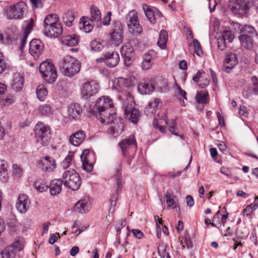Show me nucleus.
<instances>
[{
	"mask_svg": "<svg viewBox=\"0 0 258 258\" xmlns=\"http://www.w3.org/2000/svg\"><path fill=\"white\" fill-rule=\"evenodd\" d=\"M90 112L93 115H100V120L107 118L108 116L116 114L114 110L112 100L108 96H102L98 98L93 106L90 108Z\"/></svg>",
	"mask_w": 258,
	"mask_h": 258,
	"instance_id": "obj_1",
	"label": "nucleus"
},
{
	"mask_svg": "<svg viewBox=\"0 0 258 258\" xmlns=\"http://www.w3.org/2000/svg\"><path fill=\"white\" fill-rule=\"evenodd\" d=\"M81 64L79 61L75 58L70 56H66L60 65V70L66 76L72 77L79 72Z\"/></svg>",
	"mask_w": 258,
	"mask_h": 258,
	"instance_id": "obj_2",
	"label": "nucleus"
},
{
	"mask_svg": "<svg viewBox=\"0 0 258 258\" xmlns=\"http://www.w3.org/2000/svg\"><path fill=\"white\" fill-rule=\"evenodd\" d=\"M62 179L64 185L73 190H78L81 184L80 177L74 169L66 170L62 175Z\"/></svg>",
	"mask_w": 258,
	"mask_h": 258,
	"instance_id": "obj_3",
	"label": "nucleus"
},
{
	"mask_svg": "<svg viewBox=\"0 0 258 258\" xmlns=\"http://www.w3.org/2000/svg\"><path fill=\"white\" fill-rule=\"evenodd\" d=\"M34 131L37 143L42 146H48L51 139L50 127L42 122H39L35 125Z\"/></svg>",
	"mask_w": 258,
	"mask_h": 258,
	"instance_id": "obj_4",
	"label": "nucleus"
},
{
	"mask_svg": "<svg viewBox=\"0 0 258 258\" xmlns=\"http://www.w3.org/2000/svg\"><path fill=\"white\" fill-rule=\"evenodd\" d=\"M27 12V6L25 3L20 1L8 7L5 14L9 20H21Z\"/></svg>",
	"mask_w": 258,
	"mask_h": 258,
	"instance_id": "obj_5",
	"label": "nucleus"
},
{
	"mask_svg": "<svg viewBox=\"0 0 258 258\" xmlns=\"http://www.w3.org/2000/svg\"><path fill=\"white\" fill-rule=\"evenodd\" d=\"M122 119L117 117L116 114L111 115L107 118L102 119V123L110 124L108 133L114 137L118 136L121 134L124 128Z\"/></svg>",
	"mask_w": 258,
	"mask_h": 258,
	"instance_id": "obj_6",
	"label": "nucleus"
},
{
	"mask_svg": "<svg viewBox=\"0 0 258 258\" xmlns=\"http://www.w3.org/2000/svg\"><path fill=\"white\" fill-rule=\"evenodd\" d=\"M39 71L42 77L46 82L52 83L57 79V72L51 62L43 61L39 66Z\"/></svg>",
	"mask_w": 258,
	"mask_h": 258,
	"instance_id": "obj_7",
	"label": "nucleus"
},
{
	"mask_svg": "<svg viewBox=\"0 0 258 258\" xmlns=\"http://www.w3.org/2000/svg\"><path fill=\"white\" fill-rule=\"evenodd\" d=\"M252 5V0H234L229 8L233 14L242 16L248 12Z\"/></svg>",
	"mask_w": 258,
	"mask_h": 258,
	"instance_id": "obj_8",
	"label": "nucleus"
},
{
	"mask_svg": "<svg viewBox=\"0 0 258 258\" xmlns=\"http://www.w3.org/2000/svg\"><path fill=\"white\" fill-rule=\"evenodd\" d=\"M128 17L129 20L127 26L129 32L136 36L141 35L143 29L140 24L137 12L135 10L131 11L128 13Z\"/></svg>",
	"mask_w": 258,
	"mask_h": 258,
	"instance_id": "obj_9",
	"label": "nucleus"
},
{
	"mask_svg": "<svg viewBox=\"0 0 258 258\" xmlns=\"http://www.w3.org/2000/svg\"><path fill=\"white\" fill-rule=\"evenodd\" d=\"M23 249V245L19 241H16L3 250L2 258H19L18 253Z\"/></svg>",
	"mask_w": 258,
	"mask_h": 258,
	"instance_id": "obj_10",
	"label": "nucleus"
},
{
	"mask_svg": "<svg viewBox=\"0 0 258 258\" xmlns=\"http://www.w3.org/2000/svg\"><path fill=\"white\" fill-rule=\"evenodd\" d=\"M98 91V84L93 81L83 83L81 87V95L86 99L95 95Z\"/></svg>",
	"mask_w": 258,
	"mask_h": 258,
	"instance_id": "obj_11",
	"label": "nucleus"
},
{
	"mask_svg": "<svg viewBox=\"0 0 258 258\" xmlns=\"http://www.w3.org/2000/svg\"><path fill=\"white\" fill-rule=\"evenodd\" d=\"M37 164L38 168L44 172H51L56 168L55 160L48 156L38 160Z\"/></svg>",
	"mask_w": 258,
	"mask_h": 258,
	"instance_id": "obj_12",
	"label": "nucleus"
},
{
	"mask_svg": "<svg viewBox=\"0 0 258 258\" xmlns=\"http://www.w3.org/2000/svg\"><path fill=\"white\" fill-rule=\"evenodd\" d=\"M43 51L42 42L37 39H32L29 44V52L35 59L39 58Z\"/></svg>",
	"mask_w": 258,
	"mask_h": 258,
	"instance_id": "obj_13",
	"label": "nucleus"
},
{
	"mask_svg": "<svg viewBox=\"0 0 258 258\" xmlns=\"http://www.w3.org/2000/svg\"><path fill=\"white\" fill-rule=\"evenodd\" d=\"M238 63V57L236 54L232 52L227 53L225 55L224 61L223 68L226 72L230 73Z\"/></svg>",
	"mask_w": 258,
	"mask_h": 258,
	"instance_id": "obj_14",
	"label": "nucleus"
},
{
	"mask_svg": "<svg viewBox=\"0 0 258 258\" xmlns=\"http://www.w3.org/2000/svg\"><path fill=\"white\" fill-rule=\"evenodd\" d=\"M119 145L121 150L122 155L125 156L128 149L130 148H137V145L135 136L132 135L122 140L119 142Z\"/></svg>",
	"mask_w": 258,
	"mask_h": 258,
	"instance_id": "obj_15",
	"label": "nucleus"
},
{
	"mask_svg": "<svg viewBox=\"0 0 258 258\" xmlns=\"http://www.w3.org/2000/svg\"><path fill=\"white\" fill-rule=\"evenodd\" d=\"M30 202L26 195H20L18 197L16 207L18 211L22 214L26 213L29 207Z\"/></svg>",
	"mask_w": 258,
	"mask_h": 258,
	"instance_id": "obj_16",
	"label": "nucleus"
},
{
	"mask_svg": "<svg viewBox=\"0 0 258 258\" xmlns=\"http://www.w3.org/2000/svg\"><path fill=\"white\" fill-rule=\"evenodd\" d=\"M63 181L61 178L54 179L48 185L49 192L51 196L58 195L61 191Z\"/></svg>",
	"mask_w": 258,
	"mask_h": 258,
	"instance_id": "obj_17",
	"label": "nucleus"
},
{
	"mask_svg": "<svg viewBox=\"0 0 258 258\" xmlns=\"http://www.w3.org/2000/svg\"><path fill=\"white\" fill-rule=\"evenodd\" d=\"M44 30V34L49 37H57L60 36L63 31L62 27L60 23L56 24Z\"/></svg>",
	"mask_w": 258,
	"mask_h": 258,
	"instance_id": "obj_18",
	"label": "nucleus"
},
{
	"mask_svg": "<svg viewBox=\"0 0 258 258\" xmlns=\"http://www.w3.org/2000/svg\"><path fill=\"white\" fill-rule=\"evenodd\" d=\"M86 133L83 130H79L72 134L70 138V142L73 145L78 146L86 138Z\"/></svg>",
	"mask_w": 258,
	"mask_h": 258,
	"instance_id": "obj_19",
	"label": "nucleus"
},
{
	"mask_svg": "<svg viewBox=\"0 0 258 258\" xmlns=\"http://www.w3.org/2000/svg\"><path fill=\"white\" fill-rule=\"evenodd\" d=\"M82 112V107L81 105L78 103H72L69 107L68 114L70 118L73 119H79L81 115Z\"/></svg>",
	"mask_w": 258,
	"mask_h": 258,
	"instance_id": "obj_20",
	"label": "nucleus"
},
{
	"mask_svg": "<svg viewBox=\"0 0 258 258\" xmlns=\"http://www.w3.org/2000/svg\"><path fill=\"white\" fill-rule=\"evenodd\" d=\"M106 64L110 68L116 66L119 62L120 58L118 53L116 51L106 52Z\"/></svg>",
	"mask_w": 258,
	"mask_h": 258,
	"instance_id": "obj_21",
	"label": "nucleus"
},
{
	"mask_svg": "<svg viewBox=\"0 0 258 258\" xmlns=\"http://www.w3.org/2000/svg\"><path fill=\"white\" fill-rule=\"evenodd\" d=\"M90 151L89 150H85L81 155V160L83 169L87 172H91L93 168L92 163L89 161Z\"/></svg>",
	"mask_w": 258,
	"mask_h": 258,
	"instance_id": "obj_22",
	"label": "nucleus"
},
{
	"mask_svg": "<svg viewBox=\"0 0 258 258\" xmlns=\"http://www.w3.org/2000/svg\"><path fill=\"white\" fill-rule=\"evenodd\" d=\"M126 117L134 123H136L140 117L139 111L136 108H127L124 110Z\"/></svg>",
	"mask_w": 258,
	"mask_h": 258,
	"instance_id": "obj_23",
	"label": "nucleus"
},
{
	"mask_svg": "<svg viewBox=\"0 0 258 258\" xmlns=\"http://www.w3.org/2000/svg\"><path fill=\"white\" fill-rule=\"evenodd\" d=\"M24 85V78L20 74H15L11 84L12 88L16 91H20Z\"/></svg>",
	"mask_w": 258,
	"mask_h": 258,
	"instance_id": "obj_24",
	"label": "nucleus"
},
{
	"mask_svg": "<svg viewBox=\"0 0 258 258\" xmlns=\"http://www.w3.org/2000/svg\"><path fill=\"white\" fill-rule=\"evenodd\" d=\"M241 45L247 50H250L253 45V37L245 35H240L238 37Z\"/></svg>",
	"mask_w": 258,
	"mask_h": 258,
	"instance_id": "obj_25",
	"label": "nucleus"
},
{
	"mask_svg": "<svg viewBox=\"0 0 258 258\" xmlns=\"http://www.w3.org/2000/svg\"><path fill=\"white\" fill-rule=\"evenodd\" d=\"M155 54V51L151 50L147 52L144 55V59L142 63V68L144 70L150 68L152 65V60L153 56Z\"/></svg>",
	"mask_w": 258,
	"mask_h": 258,
	"instance_id": "obj_26",
	"label": "nucleus"
},
{
	"mask_svg": "<svg viewBox=\"0 0 258 258\" xmlns=\"http://www.w3.org/2000/svg\"><path fill=\"white\" fill-rule=\"evenodd\" d=\"M155 89L154 85L148 82H142L138 86V91L141 94H148Z\"/></svg>",
	"mask_w": 258,
	"mask_h": 258,
	"instance_id": "obj_27",
	"label": "nucleus"
},
{
	"mask_svg": "<svg viewBox=\"0 0 258 258\" xmlns=\"http://www.w3.org/2000/svg\"><path fill=\"white\" fill-rule=\"evenodd\" d=\"M240 34L257 38L258 34L255 28L250 25H245L240 29Z\"/></svg>",
	"mask_w": 258,
	"mask_h": 258,
	"instance_id": "obj_28",
	"label": "nucleus"
},
{
	"mask_svg": "<svg viewBox=\"0 0 258 258\" xmlns=\"http://www.w3.org/2000/svg\"><path fill=\"white\" fill-rule=\"evenodd\" d=\"M154 8V7H151L146 4L143 5V9L146 17L150 22L153 24L156 23L155 11Z\"/></svg>",
	"mask_w": 258,
	"mask_h": 258,
	"instance_id": "obj_29",
	"label": "nucleus"
},
{
	"mask_svg": "<svg viewBox=\"0 0 258 258\" xmlns=\"http://www.w3.org/2000/svg\"><path fill=\"white\" fill-rule=\"evenodd\" d=\"M76 17L74 11H68L63 14L62 19L64 24L67 26L70 27L73 25Z\"/></svg>",
	"mask_w": 258,
	"mask_h": 258,
	"instance_id": "obj_30",
	"label": "nucleus"
},
{
	"mask_svg": "<svg viewBox=\"0 0 258 258\" xmlns=\"http://www.w3.org/2000/svg\"><path fill=\"white\" fill-rule=\"evenodd\" d=\"M62 43L68 46H76L79 43V37L75 34L63 36Z\"/></svg>",
	"mask_w": 258,
	"mask_h": 258,
	"instance_id": "obj_31",
	"label": "nucleus"
},
{
	"mask_svg": "<svg viewBox=\"0 0 258 258\" xmlns=\"http://www.w3.org/2000/svg\"><path fill=\"white\" fill-rule=\"evenodd\" d=\"M58 21V18L56 14H49L44 19L43 22L44 30H46L47 28H50V26L55 25Z\"/></svg>",
	"mask_w": 258,
	"mask_h": 258,
	"instance_id": "obj_32",
	"label": "nucleus"
},
{
	"mask_svg": "<svg viewBox=\"0 0 258 258\" xmlns=\"http://www.w3.org/2000/svg\"><path fill=\"white\" fill-rule=\"evenodd\" d=\"M93 22L88 17H82L80 19V24H82V26L80 27V29L86 33L90 32L93 28V25L92 24V22Z\"/></svg>",
	"mask_w": 258,
	"mask_h": 258,
	"instance_id": "obj_33",
	"label": "nucleus"
},
{
	"mask_svg": "<svg viewBox=\"0 0 258 258\" xmlns=\"http://www.w3.org/2000/svg\"><path fill=\"white\" fill-rule=\"evenodd\" d=\"M167 118L165 114L162 115L161 118H159V119L157 118H155L153 122L154 127L155 128H159L161 132H163L165 125H167Z\"/></svg>",
	"mask_w": 258,
	"mask_h": 258,
	"instance_id": "obj_34",
	"label": "nucleus"
},
{
	"mask_svg": "<svg viewBox=\"0 0 258 258\" xmlns=\"http://www.w3.org/2000/svg\"><path fill=\"white\" fill-rule=\"evenodd\" d=\"M115 172L113 177L116 180V194L115 195L117 196L119 191H120L122 188V177L120 167L116 169Z\"/></svg>",
	"mask_w": 258,
	"mask_h": 258,
	"instance_id": "obj_35",
	"label": "nucleus"
},
{
	"mask_svg": "<svg viewBox=\"0 0 258 258\" xmlns=\"http://www.w3.org/2000/svg\"><path fill=\"white\" fill-rule=\"evenodd\" d=\"M91 17L90 19L94 22H99L101 24V13L100 10L95 6H92L91 8Z\"/></svg>",
	"mask_w": 258,
	"mask_h": 258,
	"instance_id": "obj_36",
	"label": "nucleus"
},
{
	"mask_svg": "<svg viewBox=\"0 0 258 258\" xmlns=\"http://www.w3.org/2000/svg\"><path fill=\"white\" fill-rule=\"evenodd\" d=\"M88 202L86 200H81L78 202L75 206V210L81 214L88 211Z\"/></svg>",
	"mask_w": 258,
	"mask_h": 258,
	"instance_id": "obj_37",
	"label": "nucleus"
},
{
	"mask_svg": "<svg viewBox=\"0 0 258 258\" xmlns=\"http://www.w3.org/2000/svg\"><path fill=\"white\" fill-rule=\"evenodd\" d=\"M167 39L168 35L167 31L166 30H161L159 34L157 44L162 49L166 48Z\"/></svg>",
	"mask_w": 258,
	"mask_h": 258,
	"instance_id": "obj_38",
	"label": "nucleus"
},
{
	"mask_svg": "<svg viewBox=\"0 0 258 258\" xmlns=\"http://www.w3.org/2000/svg\"><path fill=\"white\" fill-rule=\"evenodd\" d=\"M120 53L122 56H135L134 49L130 44L123 45L120 49Z\"/></svg>",
	"mask_w": 258,
	"mask_h": 258,
	"instance_id": "obj_39",
	"label": "nucleus"
},
{
	"mask_svg": "<svg viewBox=\"0 0 258 258\" xmlns=\"http://www.w3.org/2000/svg\"><path fill=\"white\" fill-rule=\"evenodd\" d=\"M53 111V109L48 104H43L38 108L39 113L42 116H50L52 114Z\"/></svg>",
	"mask_w": 258,
	"mask_h": 258,
	"instance_id": "obj_40",
	"label": "nucleus"
},
{
	"mask_svg": "<svg viewBox=\"0 0 258 258\" xmlns=\"http://www.w3.org/2000/svg\"><path fill=\"white\" fill-rule=\"evenodd\" d=\"M34 27V22L32 19L29 20L25 21L22 25V31L23 34L26 35H29L30 33Z\"/></svg>",
	"mask_w": 258,
	"mask_h": 258,
	"instance_id": "obj_41",
	"label": "nucleus"
},
{
	"mask_svg": "<svg viewBox=\"0 0 258 258\" xmlns=\"http://www.w3.org/2000/svg\"><path fill=\"white\" fill-rule=\"evenodd\" d=\"M110 39L112 44H114L116 46H118L123 41V34L120 33L119 32H112L111 34Z\"/></svg>",
	"mask_w": 258,
	"mask_h": 258,
	"instance_id": "obj_42",
	"label": "nucleus"
},
{
	"mask_svg": "<svg viewBox=\"0 0 258 258\" xmlns=\"http://www.w3.org/2000/svg\"><path fill=\"white\" fill-rule=\"evenodd\" d=\"M33 186L40 192L46 191L48 188V185L46 184L43 180L40 179H37L34 182Z\"/></svg>",
	"mask_w": 258,
	"mask_h": 258,
	"instance_id": "obj_43",
	"label": "nucleus"
},
{
	"mask_svg": "<svg viewBox=\"0 0 258 258\" xmlns=\"http://www.w3.org/2000/svg\"><path fill=\"white\" fill-rule=\"evenodd\" d=\"M47 90L44 86L39 85L37 87L36 89V95L37 97L40 101H43L47 95Z\"/></svg>",
	"mask_w": 258,
	"mask_h": 258,
	"instance_id": "obj_44",
	"label": "nucleus"
},
{
	"mask_svg": "<svg viewBox=\"0 0 258 258\" xmlns=\"http://www.w3.org/2000/svg\"><path fill=\"white\" fill-rule=\"evenodd\" d=\"M196 101L198 103L206 104L209 100L208 93L198 92L196 96Z\"/></svg>",
	"mask_w": 258,
	"mask_h": 258,
	"instance_id": "obj_45",
	"label": "nucleus"
},
{
	"mask_svg": "<svg viewBox=\"0 0 258 258\" xmlns=\"http://www.w3.org/2000/svg\"><path fill=\"white\" fill-rule=\"evenodd\" d=\"M7 167L8 164L6 161H0V176L4 181L8 178Z\"/></svg>",
	"mask_w": 258,
	"mask_h": 258,
	"instance_id": "obj_46",
	"label": "nucleus"
},
{
	"mask_svg": "<svg viewBox=\"0 0 258 258\" xmlns=\"http://www.w3.org/2000/svg\"><path fill=\"white\" fill-rule=\"evenodd\" d=\"M91 49L94 51H100L103 48L102 44L96 40H92L90 44Z\"/></svg>",
	"mask_w": 258,
	"mask_h": 258,
	"instance_id": "obj_47",
	"label": "nucleus"
},
{
	"mask_svg": "<svg viewBox=\"0 0 258 258\" xmlns=\"http://www.w3.org/2000/svg\"><path fill=\"white\" fill-rule=\"evenodd\" d=\"M221 37L227 41V42L231 43L234 38V36L232 34L231 31L229 29L225 30L221 34Z\"/></svg>",
	"mask_w": 258,
	"mask_h": 258,
	"instance_id": "obj_48",
	"label": "nucleus"
},
{
	"mask_svg": "<svg viewBox=\"0 0 258 258\" xmlns=\"http://www.w3.org/2000/svg\"><path fill=\"white\" fill-rule=\"evenodd\" d=\"M112 32H119L123 34V27L121 23L116 21H113L112 24Z\"/></svg>",
	"mask_w": 258,
	"mask_h": 258,
	"instance_id": "obj_49",
	"label": "nucleus"
},
{
	"mask_svg": "<svg viewBox=\"0 0 258 258\" xmlns=\"http://www.w3.org/2000/svg\"><path fill=\"white\" fill-rule=\"evenodd\" d=\"M193 43L196 53L198 56H201L203 54V52L200 42L197 39H194Z\"/></svg>",
	"mask_w": 258,
	"mask_h": 258,
	"instance_id": "obj_50",
	"label": "nucleus"
},
{
	"mask_svg": "<svg viewBox=\"0 0 258 258\" xmlns=\"http://www.w3.org/2000/svg\"><path fill=\"white\" fill-rule=\"evenodd\" d=\"M227 41H226L224 38H222L221 36L219 37L217 39V44L219 49L222 51H223L225 49L226 47Z\"/></svg>",
	"mask_w": 258,
	"mask_h": 258,
	"instance_id": "obj_51",
	"label": "nucleus"
},
{
	"mask_svg": "<svg viewBox=\"0 0 258 258\" xmlns=\"http://www.w3.org/2000/svg\"><path fill=\"white\" fill-rule=\"evenodd\" d=\"M118 197L116 195H114L113 196L110 200V207L109 209V213H113L114 208L116 206V202L117 200Z\"/></svg>",
	"mask_w": 258,
	"mask_h": 258,
	"instance_id": "obj_52",
	"label": "nucleus"
},
{
	"mask_svg": "<svg viewBox=\"0 0 258 258\" xmlns=\"http://www.w3.org/2000/svg\"><path fill=\"white\" fill-rule=\"evenodd\" d=\"M251 81L253 84V93L258 95V79L255 76H254L251 78Z\"/></svg>",
	"mask_w": 258,
	"mask_h": 258,
	"instance_id": "obj_53",
	"label": "nucleus"
},
{
	"mask_svg": "<svg viewBox=\"0 0 258 258\" xmlns=\"http://www.w3.org/2000/svg\"><path fill=\"white\" fill-rule=\"evenodd\" d=\"M253 205L252 204H251L246 206L243 211V213L245 215H246L247 216H250V217L251 218V214L253 211L256 210L253 209Z\"/></svg>",
	"mask_w": 258,
	"mask_h": 258,
	"instance_id": "obj_54",
	"label": "nucleus"
},
{
	"mask_svg": "<svg viewBox=\"0 0 258 258\" xmlns=\"http://www.w3.org/2000/svg\"><path fill=\"white\" fill-rule=\"evenodd\" d=\"M158 219V221L156 222L157 225V236L158 238H160L161 236V227L160 225L161 224V219H159L158 216H155V220H157Z\"/></svg>",
	"mask_w": 258,
	"mask_h": 258,
	"instance_id": "obj_55",
	"label": "nucleus"
},
{
	"mask_svg": "<svg viewBox=\"0 0 258 258\" xmlns=\"http://www.w3.org/2000/svg\"><path fill=\"white\" fill-rule=\"evenodd\" d=\"M111 15V12H108L106 15L103 17L102 24L104 26H108L110 24Z\"/></svg>",
	"mask_w": 258,
	"mask_h": 258,
	"instance_id": "obj_56",
	"label": "nucleus"
},
{
	"mask_svg": "<svg viewBox=\"0 0 258 258\" xmlns=\"http://www.w3.org/2000/svg\"><path fill=\"white\" fill-rule=\"evenodd\" d=\"M204 74H205V72L203 70H199L196 75L193 77L192 80L197 83L199 82L200 79L203 78L202 75Z\"/></svg>",
	"mask_w": 258,
	"mask_h": 258,
	"instance_id": "obj_57",
	"label": "nucleus"
},
{
	"mask_svg": "<svg viewBox=\"0 0 258 258\" xmlns=\"http://www.w3.org/2000/svg\"><path fill=\"white\" fill-rule=\"evenodd\" d=\"M124 58V63L125 66L130 67L134 61L135 56H123Z\"/></svg>",
	"mask_w": 258,
	"mask_h": 258,
	"instance_id": "obj_58",
	"label": "nucleus"
},
{
	"mask_svg": "<svg viewBox=\"0 0 258 258\" xmlns=\"http://www.w3.org/2000/svg\"><path fill=\"white\" fill-rule=\"evenodd\" d=\"M184 240L188 249L191 248L193 247V244L190 239V236L189 234H186L185 236Z\"/></svg>",
	"mask_w": 258,
	"mask_h": 258,
	"instance_id": "obj_59",
	"label": "nucleus"
},
{
	"mask_svg": "<svg viewBox=\"0 0 258 258\" xmlns=\"http://www.w3.org/2000/svg\"><path fill=\"white\" fill-rule=\"evenodd\" d=\"M14 96L12 95H8L6 98L4 100L3 104L5 105H9L11 104L14 101Z\"/></svg>",
	"mask_w": 258,
	"mask_h": 258,
	"instance_id": "obj_60",
	"label": "nucleus"
},
{
	"mask_svg": "<svg viewBox=\"0 0 258 258\" xmlns=\"http://www.w3.org/2000/svg\"><path fill=\"white\" fill-rule=\"evenodd\" d=\"M3 57V53L0 52V74L3 73L6 68V63Z\"/></svg>",
	"mask_w": 258,
	"mask_h": 258,
	"instance_id": "obj_61",
	"label": "nucleus"
},
{
	"mask_svg": "<svg viewBox=\"0 0 258 258\" xmlns=\"http://www.w3.org/2000/svg\"><path fill=\"white\" fill-rule=\"evenodd\" d=\"M30 1L36 8H41L43 7V0H30Z\"/></svg>",
	"mask_w": 258,
	"mask_h": 258,
	"instance_id": "obj_62",
	"label": "nucleus"
},
{
	"mask_svg": "<svg viewBox=\"0 0 258 258\" xmlns=\"http://www.w3.org/2000/svg\"><path fill=\"white\" fill-rule=\"evenodd\" d=\"M165 197L166 199V202L168 204V206L171 207L173 206L174 205V201L173 199L171 198L168 192L165 194Z\"/></svg>",
	"mask_w": 258,
	"mask_h": 258,
	"instance_id": "obj_63",
	"label": "nucleus"
},
{
	"mask_svg": "<svg viewBox=\"0 0 258 258\" xmlns=\"http://www.w3.org/2000/svg\"><path fill=\"white\" fill-rule=\"evenodd\" d=\"M58 237H59L58 233L52 234L49 238L48 242L50 244H54L58 239Z\"/></svg>",
	"mask_w": 258,
	"mask_h": 258,
	"instance_id": "obj_64",
	"label": "nucleus"
}]
</instances>
